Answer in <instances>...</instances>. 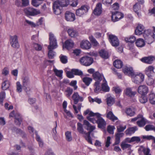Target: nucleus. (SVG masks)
I'll return each instance as SVG.
<instances>
[{
    "label": "nucleus",
    "instance_id": "1",
    "mask_svg": "<svg viewBox=\"0 0 155 155\" xmlns=\"http://www.w3.org/2000/svg\"><path fill=\"white\" fill-rule=\"evenodd\" d=\"M49 45L48 46L49 50L48 56L49 58L52 59L55 55V53L53 50L56 48L58 47L56 39L54 35L51 32L49 34Z\"/></svg>",
    "mask_w": 155,
    "mask_h": 155
},
{
    "label": "nucleus",
    "instance_id": "2",
    "mask_svg": "<svg viewBox=\"0 0 155 155\" xmlns=\"http://www.w3.org/2000/svg\"><path fill=\"white\" fill-rule=\"evenodd\" d=\"M89 114L90 116H96L97 118V124H98V127L100 128H103L105 127L106 123L105 120L101 116V115L98 113H94L90 111L89 109L84 111V115H86Z\"/></svg>",
    "mask_w": 155,
    "mask_h": 155
},
{
    "label": "nucleus",
    "instance_id": "3",
    "mask_svg": "<svg viewBox=\"0 0 155 155\" xmlns=\"http://www.w3.org/2000/svg\"><path fill=\"white\" fill-rule=\"evenodd\" d=\"M93 76L94 79L96 81L94 85V91L96 93H98L101 90L100 82L102 79L103 80L104 78L102 74L98 72L94 73Z\"/></svg>",
    "mask_w": 155,
    "mask_h": 155
},
{
    "label": "nucleus",
    "instance_id": "4",
    "mask_svg": "<svg viewBox=\"0 0 155 155\" xmlns=\"http://www.w3.org/2000/svg\"><path fill=\"white\" fill-rule=\"evenodd\" d=\"M83 125H86L87 127L86 129L89 130L87 133H86L85 138L87 142L91 144H92L90 134L91 132L95 129V127L94 126H92L90 123L87 120L84 121Z\"/></svg>",
    "mask_w": 155,
    "mask_h": 155
},
{
    "label": "nucleus",
    "instance_id": "5",
    "mask_svg": "<svg viewBox=\"0 0 155 155\" xmlns=\"http://www.w3.org/2000/svg\"><path fill=\"white\" fill-rule=\"evenodd\" d=\"M80 62L82 65L87 66L92 64L93 59L91 57L85 56L82 57L80 59Z\"/></svg>",
    "mask_w": 155,
    "mask_h": 155
},
{
    "label": "nucleus",
    "instance_id": "6",
    "mask_svg": "<svg viewBox=\"0 0 155 155\" xmlns=\"http://www.w3.org/2000/svg\"><path fill=\"white\" fill-rule=\"evenodd\" d=\"M25 14L28 16H34L40 13V11L33 8H27L24 9Z\"/></svg>",
    "mask_w": 155,
    "mask_h": 155
},
{
    "label": "nucleus",
    "instance_id": "7",
    "mask_svg": "<svg viewBox=\"0 0 155 155\" xmlns=\"http://www.w3.org/2000/svg\"><path fill=\"white\" fill-rule=\"evenodd\" d=\"M132 81L136 84H139L142 82L144 79V75L142 74L134 73V76L131 77Z\"/></svg>",
    "mask_w": 155,
    "mask_h": 155
},
{
    "label": "nucleus",
    "instance_id": "8",
    "mask_svg": "<svg viewBox=\"0 0 155 155\" xmlns=\"http://www.w3.org/2000/svg\"><path fill=\"white\" fill-rule=\"evenodd\" d=\"M153 33L150 30H145L143 32V36L149 44L153 42Z\"/></svg>",
    "mask_w": 155,
    "mask_h": 155
},
{
    "label": "nucleus",
    "instance_id": "9",
    "mask_svg": "<svg viewBox=\"0 0 155 155\" xmlns=\"http://www.w3.org/2000/svg\"><path fill=\"white\" fill-rule=\"evenodd\" d=\"M124 17L123 14L121 12L116 11L112 13L111 19L114 22H116L122 18Z\"/></svg>",
    "mask_w": 155,
    "mask_h": 155
},
{
    "label": "nucleus",
    "instance_id": "10",
    "mask_svg": "<svg viewBox=\"0 0 155 155\" xmlns=\"http://www.w3.org/2000/svg\"><path fill=\"white\" fill-rule=\"evenodd\" d=\"M52 7L53 12L55 14L58 15L61 13L62 7L57 1L53 3Z\"/></svg>",
    "mask_w": 155,
    "mask_h": 155
},
{
    "label": "nucleus",
    "instance_id": "11",
    "mask_svg": "<svg viewBox=\"0 0 155 155\" xmlns=\"http://www.w3.org/2000/svg\"><path fill=\"white\" fill-rule=\"evenodd\" d=\"M88 8L85 6H82L80 8L76 10V14L77 15L81 16L85 14L88 12Z\"/></svg>",
    "mask_w": 155,
    "mask_h": 155
},
{
    "label": "nucleus",
    "instance_id": "12",
    "mask_svg": "<svg viewBox=\"0 0 155 155\" xmlns=\"http://www.w3.org/2000/svg\"><path fill=\"white\" fill-rule=\"evenodd\" d=\"M109 39L112 46L116 47L119 45V40L115 36L113 35H109Z\"/></svg>",
    "mask_w": 155,
    "mask_h": 155
},
{
    "label": "nucleus",
    "instance_id": "13",
    "mask_svg": "<svg viewBox=\"0 0 155 155\" xmlns=\"http://www.w3.org/2000/svg\"><path fill=\"white\" fill-rule=\"evenodd\" d=\"M10 43L11 46L14 48H18L19 45L18 41L17 36L15 35L11 36L10 38Z\"/></svg>",
    "mask_w": 155,
    "mask_h": 155
},
{
    "label": "nucleus",
    "instance_id": "14",
    "mask_svg": "<svg viewBox=\"0 0 155 155\" xmlns=\"http://www.w3.org/2000/svg\"><path fill=\"white\" fill-rule=\"evenodd\" d=\"M123 71L124 74L127 75L132 77L134 76V73L132 67L126 66L123 68Z\"/></svg>",
    "mask_w": 155,
    "mask_h": 155
},
{
    "label": "nucleus",
    "instance_id": "15",
    "mask_svg": "<svg viewBox=\"0 0 155 155\" xmlns=\"http://www.w3.org/2000/svg\"><path fill=\"white\" fill-rule=\"evenodd\" d=\"M140 117H139L138 120L137 122V124L140 127L144 126L147 123V121L146 119L144 118L143 116L140 114Z\"/></svg>",
    "mask_w": 155,
    "mask_h": 155
},
{
    "label": "nucleus",
    "instance_id": "16",
    "mask_svg": "<svg viewBox=\"0 0 155 155\" xmlns=\"http://www.w3.org/2000/svg\"><path fill=\"white\" fill-rule=\"evenodd\" d=\"M72 97L74 100V104H77L79 101H83L84 100L83 98L80 96L77 92L74 93Z\"/></svg>",
    "mask_w": 155,
    "mask_h": 155
},
{
    "label": "nucleus",
    "instance_id": "17",
    "mask_svg": "<svg viewBox=\"0 0 155 155\" xmlns=\"http://www.w3.org/2000/svg\"><path fill=\"white\" fill-rule=\"evenodd\" d=\"M138 92L142 95H145L148 92V87L144 85H140L138 88Z\"/></svg>",
    "mask_w": 155,
    "mask_h": 155
},
{
    "label": "nucleus",
    "instance_id": "18",
    "mask_svg": "<svg viewBox=\"0 0 155 155\" xmlns=\"http://www.w3.org/2000/svg\"><path fill=\"white\" fill-rule=\"evenodd\" d=\"M102 4L101 3H98L93 11L94 14L96 15L99 16L102 13Z\"/></svg>",
    "mask_w": 155,
    "mask_h": 155
},
{
    "label": "nucleus",
    "instance_id": "19",
    "mask_svg": "<svg viewBox=\"0 0 155 155\" xmlns=\"http://www.w3.org/2000/svg\"><path fill=\"white\" fill-rule=\"evenodd\" d=\"M65 19L68 21H72L75 20L74 14L69 11H67L65 14Z\"/></svg>",
    "mask_w": 155,
    "mask_h": 155
},
{
    "label": "nucleus",
    "instance_id": "20",
    "mask_svg": "<svg viewBox=\"0 0 155 155\" xmlns=\"http://www.w3.org/2000/svg\"><path fill=\"white\" fill-rule=\"evenodd\" d=\"M91 44L87 40L82 41L80 43V46L83 49H88L91 47Z\"/></svg>",
    "mask_w": 155,
    "mask_h": 155
},
{
    "label": "nucleus",
    "instance_id": "21",
    "mask_svg": "<svg viewBox=\"0 0 155 155\" xmlns=\"http://www.w3.org/2000/svg\"><path fill=\"white\" fill-rule=\"evenodd\" d=\"M144 27L141 24H138L135 30V34L140 35L143 34L144 31Z\"/></svg>",
    "mask_w": 155,
    "mask_h": 155
},
{
    "label": "nucleus",
    "instance_id": "22",
    "mask_svg": "<svg viewBox=\"0 0 155 155\" xmlns=\"http://www.w3.org/2000/svg\"><path fill=\"white\" fill-rule=\"evenodd\" d=\"M68 32L69 35L71 37H75L78 35V32L75 29L72 28L68 29Z\"/></svg>",
    "mask_w": 155,
    "mask_h": 155
},
{
    "label": "nucleus",
    "instance_id": "23",
    "mask_svg": "<svg viewBox=\"0 0 155 155\" xmlns=\"http://www.w3.org/2000/svg\"><path fill=\"white\" fill-rule=\"evenodd\" d=\"M154 67L151 66H149L146 68L145 72L148 77L151 76L152 74L154 73Z\"/></svg>",
    "mask_w": 155,
    "mask_h": 155
},
{
    "label": "nucleus",
    "instance_id": "24",
    "mask_svg": "<svg viewBox=\"0 0 155 155\" xmlns=\"http://www.w3.org/2000/svg\"><path fill=\"white\" fill-rule=\"evenodd\" d=\"M101 88L102 91L105 92H109L110 90V88L108 86L107 82L104 78L103 80L102 83L101 84Z\"/></svg>",
    "mask_w": 155,
    "mask_h": 155
},
{
    "label": "nucleus",
    "instance_id": "25",
    "mask_svg": "<svg viewBox=\"0 0 155 155\" xmlns=\"http://www.w3.org/2000/svg\"><path fill=\"white\" fill-rule=\"evenodd\" d=\"M155 59V58L152 56H149L144 57L141 59V61L143 62L148 64L152 63L153 60Z\"/></svg>",
    "mask_w": 155,
    "mask_h": 155
},
{
    "label": "nucleus",
    "instance_id": "26",
    "mask_svg": "<svg viewBox=\"0 0 155 155\" xmlns=\"http://www.w3.org/2000/svg\"><path fill=\"white\" fill-rule=\"evenodd\" d=\"M125 94L129 97H132L134 96L136 94V91H132L130 88H127L124 91Z\"/></svg>",
    "mask_w": 155,
    "mask_h": 155
},
{
    "label": "nucleus",
    "instance_id": "27",
    "mask_svg": "<svg viewBox=\"0 0 155 155\" xmlns=\"http://www.w3.org/2000/svg\"><path fill=\"white\" fill-rule=\"evenodd\" d=\"M23 86L26 88L27 86L29 85L30 84L29 78L28 76H25L22 79Z\"/></svg>",
    "mask_w": 155,
    "mask_h": 155
},
{
    "label": "nucleus",
    "instance_id": "28",
    "mask_svg": "<svg viewBox=\"0 0 155 155\" xmlns=\"http://www.w3.org/2000/svg\"><path fill=\"white\" fill-rule=\"evenodd\" d=\"M125 112L127 115L130 117L134 116L135 114L134 110L133 108H126L125 110Z\"/></svg>",
    "mask_w": 155,
    "mask_h": 155
},
{
    "label": "nucleus",
    "instance_id": "29",
    "mask_svg": "<svg viewBox=\"0 0 155 155\" xmlns=\"http://www.w3.org/2000/svg\"><path fill=\"white\" fill-rule=\"evenodd\" d=\"M136 45L139 47H142L145 45V43L143 39L139 38L135 42Z\"/></svg>",
    "mask_w": 155,
    "mask_h": 155
},
{
    "label": "nucleus",
    "instance_id": "30",
    "mask_svg": "<svg viewBox=\"0 0 155 155\" xmlns=\"http://www.w3.org/2000/svg\"><path fill=\"white\" fill-rule=\"evenodd\" d=\"M107 96L106 99L107 104L108 106H111L114 103V99L110 94L107 95Z\"/></svg>",
    "mask_w": 155,
    "mask_h": 155
},
{
    "label": "nucleus",
    "instance_id": "31",
    "mask_svg": "<svg viewBox=\"0 0 155 155\" xmlns=\"http://www.w3.org/2000/svg\"><path fill=\"white\" fill-rule=\"evenodd\" d=\"M74 45V42L71 39L67 40L65 43V47L67 49H69L72 48Z\"/></svg>",
    "mask_w": 155,
    "mask_h": 155
},
{
    "label": "nucleus",
    "instance_id": "32",
    "mask_svg": "<svg viewBox=\"0 0 155 155\" xmlns=\"http://www.w3.org/2000/svg\"><path fill=\"white\" fill-rule=\"evenodd\" d=\"M100 56L104 59H107L109 57L108 53L104 50H101L99 52Z\"/></svg>",
    "mask_w": 155,
    "mask_h": 155
},
{
    "label": "nucleus",
    "instance_id": "33",
    "mask_svg": "<svg viewBox=\"0 0 155 155\" xmlns=\"http://www.w3.org/2000/svg\"><path fill=\"white\" fill-rule=\"evenodd\" d=\"M22 121V119L19 113H17V115L15 116V122L18 125H20Z\"/></svg>",
    "mask_w": 155,
    "mask_h": 155
},
{
    "label": "nucleus",
    "instance_id": "34",
    "mask_svg": "<svg viewBox=\"0 0 155 155\" xmlns=\"http://www.w3.org/2000/svg\"><path fill=\"white\" fill-rule=\"evenodd\" d=\"M107 117L113 121L117 120V118L114 115L112 112L110 111L107 113Z\"/></svg>",
    "mask_w": 155,
    "mask_h": 155
},
{
    "label": "nucleus",
    "instance_id": "35",
    "mask_svg": "<svg viewBox=\"0 0 155 155\" xmlns=\"http://www.w3.org/2000/svg\"><path fill=\"white\" fill-rule=\"evenodd\" d=\"M138 150L139 153H140V151H143L144 155H151V154L150 153V150L149 148L141 147L139 148Z\"/></svg>",
    "mask_w": 155,
    "mask_h": 155
},
{
    "label": "nucleus",
    "instance_id": "36",
    "mask_svg": "<svg viewBox=\"0 0 155 155\" xmlns=\"http://www.w3.org/2000/svg\"><path fill=\"white\" fill-rule=\"evenodd\" d=\"M57 1L62 7L67 6L69 4V0H58Z\"/></svg>",
    "mask_w": 155,
    "mask_h": 155
},
{
    "label": "nucleus",
    "instance_id": "37",
    "mask_svg": "<svg viewBox=\"0 0 155 155\" xmlns=\"http://www.w3.org/2000/svg\"><path fill=\"white\" fill-rule=\"evenodd\" d=\"M10 85V84L9 81L5 80L2 83V88L3 90H6L9 87Z\"/></svg>",
    "mask_w": 155,
    "mask_h": 155
},
{
    "label": "nucleus",
    "instance_id": "38",
    "mask_svg": "<svg viewBox=\"0 0 155 155\" xmlns=\"http://www.w3.org/2000/svg\"><path fill=\"white\" fill-rule=\"evenodd\" d=\"M136 37L132 35L126 37L125 38V40L127 42H130L131 43L134 42L136 41Z\"/></svg>",
    "mask_w": 155,
    "mask_h": 155
},
{
    "label": "nucleus",
    "instance_id": "39",
    "mask_svg": "<svg viewBox=\"0 0 155 155\" xmlns=\"http://www.w3.org/2000/svg\"><path fill=\"white\" fill-rule=\"evenodd\" d=\"M114 66L117 68H121L123 65L122 62L120 60H117L114 62Z\"/></svg>",
    "mask_w": 155,
    "mask_h": 155
},
{
    "label": "nucleus",
    "instance_id": "40",
    "mask_svg": "<svg viewBox=\"0 0 155 155\" xmlns=\"http://www.w3.org/2000/svg\"><path fill=\"white\" fill-rule=\"evenodd\" d=\"M138 129L137 126H134L133 127H130L126 131L127 134H131L134 133L135 131Z\"/></svg>",
    "mask_w": 155,
    "mask_h": 155
},
{
    "label": "nucleus",
    "instance_id": "41",
    "mask_svg": "<svg viewBox=\"0 0 155 155\" xmlns=\"http://www.w3.org/2000/svg\"><path fill=\"white\" fill-rule=\"evenodd\" d=\"M65 139L68 142L71 141L73 139L71 136V132L69 131H67L65 133Z\"/></svg>",
    "mask_w": 155,
    "mask_h": 155
},
{
    "label": "nucleus",
    "instance_id": "42",
    "mask_svg": "<svg viewBox=\"0 0 155 155\" xmlns=\"http://www.w3.org/2000/svg\"><path fill=\"white\" fill-rule=\"evenodd\" d=\"M44 0H32L31 4L32 5L35 7L39 6Z\"/></svg>",
    "mask_w": 155,
    "mask_h": 155
},
{
    "label": "nucleus",
    "instance_id": "43",
    "mask_svg": "<svg viewBox=\"0 0 155 155\" xmlns=\"http://www.w3.org/2000/svg\"><path fill=\"white\" fill-rule=\"evenodd\" d=\"M77 125V130L81 134L86 135V133L84 131L82 124L80 123H78Z\"/></svg>",
    "mask_w": 155,
    "mask_h": 155
},
{
    "label": "nucleus",
    "instance_id": "44",
    "mask_svg": "<svg viewBox=\"0 0 155 155\" xmlns=\"http://www.w3.org/2000/svg\"><path fill=\"white\" fill-rule=\"evenodd\" d=\"M53 71L55 74L58 77L61 78L62 76V74L63 71L62 70H58L55 68H54Z\"/></svg>",
    "mask_w": 155,
    "mask_h": 155
},
{
    "label": "nucleus",
    "instance_id": "45",
    "mask_svg": "<svg viewBox=\"0 0 155 155\" xmlns=\"http://www.w3.org/2000/svg\"><path fill=\"white\" fill-rule=\"evenodd\" d=\"M140 8V3L139 2H137L133 6V10L138 15V11H139Z\"/></svg>",
    "mask_w": 155,
    "mask_h": 155
},
{
    "label": "nucleus",
    "instance_id": "46",
    "mask_svg": "<svg viewBox=\"0 0 155 155\" xmlns=\"http://www.w3.org/2000/svg\"><path fill=\"white\" fill-rule=\"evenodd\" d=\"M5 97V93L2 91L0 93V105L2 106Z\"/></svg>",
    "mask_w": 155,
    "mask_h": 155
},
{
    "label": "nucleus",
    "instance_id": "47",
    "mask_svg": "<svg viewBox=\"0 0 155 155\" xmlns=\"http://www.w3.org/2000/svg\"><path fill=\"white\" fill-rule=\"evenodd\" d=\"M149 100L151 104H155V94L153 93L150 94L149 96Z\"/></svg>",
    "mask_w": 155,
    "mask_h": 155
},
{
    "label": "nucleus",
    "instance_id": "48",
    "mask_svg": "<svg viewBox=\"0 0 155 155\" xmlns=\"http://www.w3.org/2000/svg\"><path fill=\"white\" fill-rule=\"evenodd\" d=\"M83 81L86 85L88 86L92 81V79L90 78L86 77L83 78Z\"/></svg>",
    "mask_w": 155,
    "mask_h": 155
},
{
    "label": "nucleus",
    "instance_id": "49",
    "mask_svg": "<svg viewBox=\"0 0 155 155\" xmlns=\"http://www.w3.org/2000/svg\"><path fill=\"white\" fill-rule=\"evenodd\" d=\"M73 91V90L72 88L70 87H67L65 91V92L66 93V95L67 97H70V96L72 93Z\"/></svg>",
    "mask_w": 155,
    "mask_h": 155
},
{
    "label": "nucleus",
    "instance_id": "50",
    "mask_svg": "<svg viewBox=\"0 0 155 155\" xmlns=\"http://www.w3.org/2000/svg\"><path fill=\"white\" fill-rule=\"evenodd\" d=\"M89 116L87 117V119L91 122L93 124L97 123V120H96L93 117L94 116H90V115L88 114Z\"/></svg>",
    "mask_w": 155,
    "mask_h": 155
},
{
    "label": "nucleus",
    "instance_id": "51",
    "mask_svg": "<svg viewBox=\"0 0 155 155\" xmlns=\"http://www.w3.org/2000/svg\"><path fill=\"white\" fill-rule=\"evenodd\" d=\"M16 90L17 91L20 93L22 91V86L19 82L18 81L16 82Z\"/></svg>",
    "mask_w": 155,
    "mask_h": 155
},
{
    "label": "nucleus",
    "instance_id": "52",
    "mask_svg": "<svg viewBox=\"0 0 155 155\" xmlns=\"http://www.w3.org/2000/svg\"><path fill=\"white\" fill-rule=\"evenodd\" d=\"M72 71L75 75L81 76L83 74V72L81 70L78 69H72Z\"/></svg>",
    "mask_w": 155,
    "mask_h": 155
},
{
    "label": "nucleus",
    "instance_id": "53",
    "mask_svg": "<svg viewBox=\"0 0 155 155\" xmlns=\"http://www.w3.org/2000/svg\"><path fill=\"white\" fill-rule=\"evenodd\" d=\"M139 101L141 103H145L147 101V97L145 95H142L140 98Z\"/></svg>",
    "mask_w": 155,
    "mask_h": 155
},
{
    "label": "nucleus",
    "instance_id": "54",
    "mask_svg": "<svg viewBox=\"0 0 155 155\" xmlns=\"http://www.w3.org/2000/svg\"><path fill=\"white\" fill-rule=\"evenodd\" d=\"M60 60L63 64H65L67 62V57L66 56H64L62 54H61L60 56Z\"/></svg>",
    "mask_w": 155,
    "mask_h": 155
},
{
    "label": "nucleus",
    "instance_id": "55",
    "mask_svg": "<svg viewBox=\"0 0 155 155\" xmlns=\"http://www.w3.org/2000/svg\"><path fill=\"white\" fill-rule=\"evenodd\" d=\"M89 39L93 45L95 46H97L99 45L98 43L96 40L92 37H89Z\"/></svg>",
    "mask_w": 155,
    "mask_h": 155
},
{
    "label": "nucleus",
    "instance_id": "56",
    "mask_svg": "<svg viewBox=\"0 0 155 155\" xmlns=\"http://www.w3.org/2000/svg\"><path fill=\"white\" fill-rule=\"evenodd\" d=\"M145 129L146 131H149L150 130H155V127L153 125H146Z\"/></svg>",
    "mask_w": 155,
    "mask_h": 155
},
{
    "label": "nucleus",
    "instance_id": "57",
    "mask_svg": "<svg viewBox=\"0 0 155 155\" xmlns=\"http://www.w3.org/2000/svg\"><path fill=\"white\" fill-rule=\"evenodd\" d=\"M120 146L123 150L130 148V145L127 143L125 142H122Z\"/></svg>",
    "mask_w": 155,
    "mask_h": 155
},
{
    "label": "nucleus",
    "instance_id": "58",
    "mask_svg": "<svg viewBox=\"0 0 155 155\" xmlns=\"http://www.w3.org/2000/svg\"><path fill=\"white\" fill-rule=\"evenodd\" d=\"M33 46L34 48L37 51H40L42 48L41 46L40 45L37 43H34L33 44Z\"/></svg>",
    "mask_w": 155,
    "mask_h": 155
},
{
    "label": "nucleus",
    "instance_id": "59",
    "mask_svg": "<svg viewBox=\"0 0 155 155\" xmlns=\"http://www.w3.org/2000/svg\"><path fill=\"white\" fill-rule=\"evenodd\" d=\"M115 129L114 126H109L107 128L108 132L110 134H114V130Z\"/></svg>",
    "mask_w": 155,
    "mask_h": 155
},
{
    "label": "nucleus",
    "instance_id": "60",
    "mask_svg": "<svg viewBox=\"0 0 155 155\" xmlns=\"http://www.w3.org/2000/svg\"><path fill=\"white\" fill-rule=\"evenodd\" d=\"M126 128V125L124 126H122V125H119L117 127V129L118 132L120 133L123 131Z\"/></svg>",
    "mask_w": 155,
    "mask_h": 155
},
{
    "label": "nucleus",
    "instance_id": "61",
    "mask_svg": "<svg viewBox=\"0 0 155 155\" xmlns=\"http://www.w3.org/2000/svg\"><path fill=\"white\" fill-rule=\"evenodd\" d=\"M140 141V139L138 137H133L131 138L130 142H135L136 143H139Z\"/></svg>",
    "mask_w": 155,
    "mask_h": 155
},
{
    "label": "nucleus",
    "instance_id": "62",
    "mask_svg": "<svg viewBox=\"0 0 155 155\" xmlns=\"http://www.w3.org/2000/svg\"><path fill=\"white\" fill-rule=\"evenodd\" d=\"M55 123H56V127H55V128L54 129H53V132L54 134H53V137L54 139V140H57L58 139V137L57 135L56 134L57 133V132L56 131V127L57 126V122H55Z\"/></svg>",
    "mask_w": 155,
    "mask_h": 155
},
{
    "label": "nucleus",
    "instance_id": "63",
    "mask_svg": "<svg viewBox=\"0 0 155 155\" xmlns=\"http://www.w3.org/2000/svg\"><path fill=\"white\" fill-rule=\"evenodd\" d=\"M66 74L67 76L69 78H72L74 77V73L72 71V69L71 71H67Z\"/></svg>",
    "mask_w": 155,
    "mask_h": 155
},
{
    "label": "nucleus",
    "instance_id": "64",
    "mask_svg": "<svg viewBox=\"0 0 155 155\" xmlns=\"http://www.w3.org/2000/svg\"><path fill=\"white\" fill-rule=\"evenodd\" d=\"M143 139H147V140H153V142L155 143V138L152 136H143Z\"/></svg>",
    "mask_w": 155,
    "mask_h": 155
}]
</instances>
